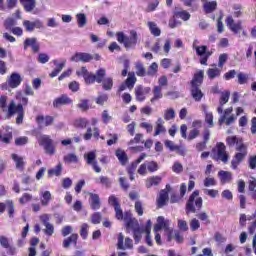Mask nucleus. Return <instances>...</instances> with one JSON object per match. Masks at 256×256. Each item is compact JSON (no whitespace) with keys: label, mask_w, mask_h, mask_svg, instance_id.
<instances>
[{"label":"nucleus","mask_w":256,"mask_h":256,"mask_svg":"<svg viewBox=\"0 0 256 256\" xmlns=\"http://www.w3.org/2000/svg\"><path fill=\"white\" fill-rule=\"evenodd\" d=\"M203 207V198L199 197V190H195L186 203V215L197 213Z\"/></svg>","instance_id":"obj_1"},{"label":"nucleus","mask_w":256,"mask_h":256,"mask_svg":"<svg viewBox=\"0 0 256 256\" xmlns=\"http://www.w3.org/2000/svg\"><path fill=\"white\" fill-rule=\"evenodd\" d=\"M36 137L40 147H43L46 155H55V143L53 142V139H51V136L43 134Z\"/></svg>","instance_id":"obj_2"},{"label":"nucleus","mask_w":256,"mask_h":256,"mask_svg":"<svg viewBox=\"0 0 256 256\" xmlns=\"http://www.w3.org/2000/svg\"><path fill=\"white\" fill-rule=\"evenodd\" d=\"M233 107L226 108L225 110H222V113L220 114V117L218 119V124L223 125L226 124L227 127L230 125H233L235 121H237V117L233 114Z\"/></svg>","instance_id":"obj_3"},{"label":"nucleus","mask_w":256,"mask_h":256,"mask_svg":"<svg viewBox=\"0 0 256 256\" xmlns=\"http://www.w3.org/2000/svg\"><path fill=\"white\" fill-rule=\"evenodd\" d=\"M169 225H171V221L165 220V217L163 216H159L157 218V223L154 226V232L159 233V231L163 229L165 233H168V241H171V234L173 233V230L169 227Z\"/></svg>","instance_id":"obj_4"},{"label":"nucleus","mask_w":256,"mask_h":256,"mask_svg":"<svg viewBox=\"0 0 256 256\" xmlns=\"http://www.w3.org/2000/svg\"><path fill=\"white\" fill-rule=\"evenodd\" d=\"M15 101H11L9 106L7 107V96H0V108L2 109L3 113H6L8 119L15 115Z\"/></svg>","instance_id":"obj_5"},{"label":"nucleus","mask_w":256,"mask_h":256,"mask_svg":"<svg viewBox=\"0 0 256 256\" xmlns=\"http://www.w3.org/2000/svg\"><path fill=\"white\" fill-rule=\"evenodd\" d=\"M198 41L195 40L193 42V49L196 50V54L201 57L200 58V63L201 65H207V59L211 57V52H207V46L202 45V46H197Z\"/></svg>","instance_id":"obj_6"},{"label":"nucleus","mask_w":256,"mask_h":256,"mask_svg":"<svg viewBox=\"0 0 256 256\" xmlns=\"http://www.w3.org/2000/svg\"><path fill=\"white\" fill-rule=\"evenodd\" d=\"M84 159H86V163L88 165H92L95 173H101V167H99V164H97V154L95 151H91L85 154Z\"/></svg>","instance_id":"obj_7"},{"label":"nucleus","mask_w":256,"mask_h":256,"mask_svg":"<svg viewBox=\"0 0 256 256\" xmlns=\"http://www.w3.org/2000/svg\"><path fill=\"white\" fill-rule=\"evenodd\" d=\"M169 191H171V185L167 184L165 190H161L159 197L157 199V207L161 209V207H165L167 202L169 201Z\"/></svg>","instance_id":"obj_8"},{"label":"nucleus","mask_w":256,"mask_h":256,"mask_svg":"<svg viewBox=\"0 0 256 256\" xmlns=\"http://www.w3.org/2000/svg\"><path fill=\"white\" fill-rule=\"evenodd\" d=\"M124 221L126 223V229L129 231V229H132V231H136L139 229V221L137 219L132 218L131 212H125L124 214Z\"/></svg>","instance_id":"obj_9"},{"label":"nucleus","mask_w":256,"mask_h":256,"mask_svg":"<svg viewBox=\"0 0 256 256\" xmlns=\"http://www.w3.org/2000/svg\"><path fill=\"white\" fill-rule=\"evenodd\" d=\"M23 27H25L26 31L29 33H33L35 29H43V22L39 19L34 21L24 20Z\"/></svg>","instance_id":"obj_10"},{"label":"nucleus","mask_w":256,"mask_h":256,"mask_svg":"<svg viewBox=\"0 0 256 256\" xmlns=\"http://www.w3.org/2000/svg\"><path fill=\"white\" fill-rule=\"evenodd\" d=\"M70 61L74 63H79V61L82 63H89V61H93V55L89 53L77 52L70 58Z\"/></svg>","instance_id":"obj_11"},{"label":"nucleus","mask_w":256,"mask_h":256,"mask_svg":"<svg viewBox=\"0 0 256 256\" xmlns=\"http://www.w3.org/2000/svg\"><path fill=\"white\" fill-rule=\"evenodd\" d=\"M225 149L226 147L223 142L217 144V155L215 156V159L222 161V163H227V161H229V155H227Z\"/></svg>","instance_id":"obj_12"},{"label":"nucleus","mask_w":256,"mask_h":256,"mask_svg":"<svg viewBox=\"0 0 256 256\" xmlns=\"http://www.w3.org/2000/svg\"><path fill=\"white\" fill-rule=\"evenodd\" d=\"M236 151L238 152L236 153L234 159L241 163V161L247 157V146L243 143V141L237 142Z\"/></svg>","instance_id":"obj_13"},{"label":"nucleus","mask_w":256,"mask_h":256,"mask_svg":"<svg viewBox=\"0 0 256 256\" xmlns=\"http://www.w3.org/2000/svg\"><path fill=\"white\" fill-rule=\"evenodd\" d=\"M149 93H151L150 87H143L139 85L135 88L136 100L139 102L145 101V95H149Z\"/></svg>","instance_id":"obj_14"},{"label":"nucleus","mask_w":256,"mask_h":256,"mask_svg":"<svg viewBox=\"0 0 256 256\" xmlns=\"http://www.w3.org/2000/svg\"><path fill=\"white\" fill-rule=\"evenodd\" d=\"M22 81L23 78H21V75L19 73H12L8 78L7 83L11 89H17V87L21 85Z\"/></svg>","instance_id":"obj_15"},{"label":"nucleus","mask_w":256,"mask_h":256,"mask_svg":"<svg viewBox=\"0 0 256 256\" xmlns=\"http://www.w3.org/2000/svg\"><path fill=\"white\" fill-rule=\"evenodd\" d=\"M124 239H125V236H123V233H119L117 249H122V250L132 249L133 248V240L131 238H126L125 245H123Z\"/></svg>","instance_id":"obj_16"},{"label":"nucleus","mask_w":256,"mask_h":256,"mask_svg":"<svg viewBox=\"0 0 256 256\" xmlns=\"http://www.w3.org/2000/svg\"><path fill=\"white\" fill-rule=\"evenodd\" d=\"M205 77V71L199 70L197 71L192 80H191V87H201L203 85V78Z\"/></svg>","instance_id":"obj_17"},{"label":"nucleus","mask_w":256,"mask_h":256,"mask_svg":"<svg viewBox=\"0 0 256 256\" xmlns=\"http://www.w3.org/2000/svg\"><path fill=\"white\" fill-rule=\"evenodd\" d=\"M165 147L169 149L170 151H176L178 155H181L182 157H185V148L175 145V143L171 140H166L164 142Z\"/></svg>","instance_id":"obj_18"},{"label":"nucleus","mask_w":256,"mask_h":256,"mask_svg":"<svg viewBox=\"0 0 256 256\" xmlns=\"http://www.w3.org/2000/svg\"><path fill=\"white\" fill-rule=\"evenodd\" d=\"M71 103H73L71 98L67 95H62L53 101V107H55V109H59V107H63V105H71Z\"/></svg>","instance_id":"obj_19"},{"label":"nucleus","mask_w":256,"mask_h":256,"mask_svg":"<svg viewBox=\"0 0 256 256\" xmlns=\"http://www.w3.org/2000/svg\"><path fill=\"white\" fill-rule=\"evenodd\" d=\"M137 32L135 30H132L130 32V37L126 36V41L124 42V47L126 49H129L131 47H135L137 45Z\"/></svg>","instance_id":"obj_20"},{"label":"nucleus","mask_w":256,"mask_h":256,"mask_svg":"<svg viewBox=\"0 0 256 256\" xmlns=\"http://www.w3.org/2000/svg\"><path fill=\"white\" fill-rule=\"evenodd\" d=\"M54 121L55 118H53L52 116L39 115L36 117V122L38 123V125H43L44 127H49L54 123Z\"/></svg>","instance_id":"obj_21"},{"label":"nucleus","mask_w":256,"mask_h":256,"mask_svg":"<svg viewBox=\"0 0 256 256\" xmlns=\"http://www.w3.org/2000/svg\"><path fill=\"white\" fill-rule=\"evenodd\" d=\"M27 47H31L33 53H39V43L37 42V38H27L24 41V49L26 50Z\"/></svg>","instance_id":"obj_22"},{"label":"nucleus","mask_w":256,"mask_h":256,"mask_svg":"<svg viewBox=\"0 0 256 256\" xmlns=\"http://www.w3.org/2000/svg\"><path fill=\"white\" fill-rule=\"evenodd\" d=\"M11 159L16 164V169H18V171H23L25 169V159L22 156H19V154L13 153L11 154Z\"/></svg>","instance_id":"obj_23"},{"label":"nucleus","mask_w":256,"mask_h":256,"mask_svg":"<svg viewBox=\"0 0 256 256\" xmlns=\"http://www.w3.org/2000/svg\"><path fill=\"white\" fill-rule=\"evenodd\" d=\"M200 87L201 86H191L190 89L192 99L197 102L201 101L204 97L203 91H201Z\"/></svg>","instance_id":"obj_24"},{"label":"nucleus","mask_w":256,"mask_h":256,"mask_svg":"<svg viewBox=\"0 0 256 256\" xmlns=\"http://www.w3.org/2000/svg\"><path fill=\"white\" fill-rule=\"evenodd\" d=\"M230 95H231V93L229 91H225V92L221 93L219 107L217 108V113H219V114L223 113V105L229 103Z\"/></svg>","instance_id":"obj_25"},{"label":"nucleus","mask_w":256,"mask_h":256,"mask_svg":"<svg viewBox=\"0 0 256 256\" xmlns=\"http://www.w3.org/2000/svg\"><path fill=\"white\" fill-rule=\"evenodd\" d=\"M218 177L220 178V183H222V185H225V183H231V181H233V174L229 171H219Z\"/></svg>","instance_id":"obj_26"},{"label":"nucleus","mask_w":256,"mask_h":256,"mask_svg":"<svg viewBox=\"0 0 256 256\" xmlns=\"http://www.w3.org/2000/svg\"><path fill=\"white\" fill-rule=\"evenodd\" d=\"M162 133H167V129L165 128V121H163V118H158L155 123L154 137H157V135H161Z\"/></svg>","instance_id":"obj_27"},{"label":"nucleus","mask_w":256,"mask_h":256,"mask_svg":"<svg viewBox=\"0 0 256 256\" xmlns=\"http://www.w3.org/2000/svg\"><path fill=\"white\" fill-rule=\"evenodd\" d=\"M20 3L27 13H31L37 7V0H20Z\"/></svg>","instance_id":"obj_28"},{"label":"nucleus","mask_w":256,"mask_h":256,"mask_svg":"<svg viewBox=\"0 0 256 256\" xmlns=\"http://www.w3.org/2000/svg\"><path fill=\"white\" fill-rule=\"evenodd\" d=\"M67 63V60H63L62 63H59L57 60L53 61V64L55 65V69L50 73V77H57V75L60 74L61 71L65 68V65Z\"/></svg>","instance_id":"obj_29"},{"label":"nucleus","mask_w":256,"mask_h":256,"mask_svg":"<svg viewBox=\"0 0 256 256\" xmlns=\"http://www.w3.org/2000/svg\"><path fill=\"white\" fill-rule=\"evenodd\" d=\"M90 207L93 211H97V209H101V200L99 199V195L90 193Z\"/></svg>","instance_id":"obj_30"},{"label":"nucleus","mask_w":256,"mask_h":256,"mask_svg":"<svg viewBox=\"0 0 256 256\" xmlns=\"http://www.w3.org/2000/svg\"><path fill=\"white\" fill-rule=\"evenodd\" d=\"M76 23L79 29H83V27H87V14L85 13H77L76 14Z\"/></svg>","instance_id":"obj_31"},{"label":"nucleus","mask_w":256,"mask_h":256,"mask_svg":"<svg viewBox=\"0 0 256 256\" xmlns=\"http://www.w3.org/2000/svg\"><path fill=\"white\" fill-rule=\"evenodd\" d=\"M147 157V154L142 153L139 158H137L132 164L128 167V173H135L137 171V165L141 163L143 160H145Z\"/></svg>","instance_id":"obj_32"},{"label":"nucleus","mask_w":256,"mask_h":256,"mask_svg":"<svg viewBox=\"0 0 256 256\" xmlns=\"http://www.w3.org/2000/svg\"><path fill=\"white\" fill-rule=\"evenodd\" d=\"M161 181H162V178L160 176H152L146 180L145 185L147 189H151V187L153 186L157 187V185H160Z\"/></svg>","instance_id":"obj_33"},{"label":"nucleus","mask_w":256,"mask_h":256,"mask_svg":"<svg viewBox=\"0 0 256 256\" xmlns=\"http://www.w3.org/2000/svg\"><path fill=\"white\" fill-rule=\"evenodd\" d=\"M0 245L4 249H9L11 255L15 253V248L11 246V244L9 243V238H7L6 236H0Z\"/></svg>","instance_id":"obj_34"},{"label":"nucleus","mask_w":256,"mask_h":256,"mask_svg":"<svg viewBox=\"0 0 256 256\" xmlns=\"http://www.w3.org/2000/svg\"><path fill=\"white\" fill-rule=\"evenodd\" d=\"M77 239H79L78 234H72L70 237L64 239L63 241L64 249H69V247H71V243H74V245H77Z\"/></svg>","instance_id":"obj_35"},{"label":"nucleus","mask_w":256,"mask_h":256,"mask_svg":"<svg viewBox=\"0 0 256 256\" xmlns=\"http://www.w3.org/2000/svg\"><path fill=\"white\" fill-rule=\"evenodd\" d=\"M217 9V1H210V2H204L203 4V10L204 13H213V11H216Z\"/></svg>","instance_id":"obj_36"},{"label":"nucleus","mask_w":256,"mask_h":256,"mask_svg":"<svg viewBox=\"0 0 256 256\" xmlns=\"http://www.w3.org/2000/svg\"><path fill=\"white\" fill-rule=\"evenodd\" d=\"M128 89H133L135 84L137 83V77L135 76V72H129L128 77L125 81Z\"/></svg>","instance_id":"obj_37"},{"label":"nucleus","mask_w":256,"mask_h":256,"mask_svg":"<svg viewBox=\"0 0 256 256\" xmlns=\"http://www.w3.org/2000/svg\"><path fill=\"white\" fill-rule=\"evenodd\" d=\"M15 113H18V116L16 118V123L17 125H21V123H23V117L25 115V113L23 112L22 104H18L15 106Z\"/></svg>","instance_id":"obj_38"},{"label":"nucleus","mask_w":256,"mask_h":256,"mask_svg":"<svg viewBox=\"0 0 256 256\" xmlns=\"http://www.w3.org/2000/svg\"><path fill=\"white\" fill-rule=\"evenodd\" d=\"M163 88L161 86H154L153 94L154 96L151 98V103H155V101H159V99L163 98V93L161 92Z\"/></svg>","instance_id":"obj_39"},{"label":"nucleus","mask_w":256,"mask_h":256,"mask_svg":"<svg viewBox=\"0 0 256 256\" xmlns=\"http://www.w3.org/2000/svg\"><path fill=\"white\" fill-rule=\"evenodd\" d=\"M41 195V205L42 207H47L49 205V202L51 201V192L44 191L40 193Z\"/></svg>","instance_id":"obj_40"},{"label":"nucleus","mask_w":256,"mask_h":256,"mask_svg":"<svg viewBox=\"0 0 256 256\" xmlns=\"http://www.w3.org/2000/svg\"><path fill=\"white\" fill-rule=\"evenodd\" d=\"M158 71H159V65L156 62H154L149 66L148 70L146 71V75H148V77H155Z\"/></svg>","instance_id":"obj_41"},{"label":"nucleus","mask_w":256,"mask_h":256,"mask_svg":"<svg viewBox=\"0 0 256 256\" xmlns=\"http://www.w3.org/2000/svg\"><path fill=\"white\" fill-rule=\"evenodd\" d=\"M116 157L118 158V161H120L121 165L127 164L128 158L125 151L121 149L116 150Z\"/></svg>","instance_id":"obj_42"},{"label":"nucleus","mask_w":256,"mask_h":256,"mask_svg":"<svg viewBox=\"0 0 256 256\" xmlns=\"http://www.w3.org/2000/svg\"><path fill=\"white\" fill-rule=\"evenodd\" d=\"M147 25L150 29L151 34L154 35V37H159V35H161V29L157 27V24L155 22H148Z\"/></svg>","instance_id":"obj_43"},{"label":"nucleus","mask_w":256,"mask_h":256,"mask_svg":"<svg viewBox=\"0 0 256 256\" xmlns=\"http://www.w3.org/2000/svg\"><path fill=\"white\" fill-rule=\"evenodd\" d=\"M61 171H63V165L59 163L58 165L55 166V168L48 170V175L49 177H53V175L59 177V175H61Z\"/></svg>","instance_id":"obj_44"},{"label":"nucleus","mask_w":256,"mask_h":256,"mask_svg":"<svg viewBox=\"0 0 256 256\" xmlns=\"http://www.w3.org/2000/svg\"><path fill=\"white\" fill-rule=\"evenodd\" d=\"M87 125H89V121L86 118H79L74 122V127L77 129H85Z\"/></svg>","instance_id":"obj_45"},{"label":"nucleus","mask_w":256,"mask_h":256,"mask_svg":"<svg viewBox=\"0 0 256 256\" xmlns=\"http://www.w3.org/2000/svg\"><path fill=\"white\" fill-rule=\"evenodd\" d=\"M136 75L138 77H145L147 75V70H145V66L141 62L136 63Z\"/></svg>","instance_id":"obj_46"},{"label":"nucleus","mask_w":256,"mask_h":256,"mask_svg":"<svg viewBox=\"0 0 256 256\" xmlns=\"http://www.w3.org/2000/svg\"><path fill=\"white\" fill-rule=\"evenodd\" d=\"M207 75L209 79H215L216 77H219V75H221V70L217 67L210 68L207 70Z\"/></svg>","instance_id":"obj_47"},{"label":"nucleus","mask_w":256,"mask_h":256,"mask_svg":"<svg viewBox=\"0 0 256 256\" xmlns=\"http://www.w3.org/2000/svg\"><path fill=\"white\" fill-rule=\"evenodd\" d=\"M102 87L104 91H111V89H113V78L102 80Z\"/></svg>","instance_id":"obj_48"},{"label":"nucleus","mask_w":256,"mask_h":256,"mask_svg":"<svg viewBox=\"0 0 256 256\" xmlns=\"http://www.w3.org/2000/svg\"><path fill=\"white\" fill-rule=\"evenodd\" d=\"M65 163H79V158L75 153H70L64 156Z\"/></svg>","instance_id":"obj_49"},{"label":"nucleus","mask_w":256,"mask_h":256,"mask_svg":"<svg viewBox=\"0 0 256 256\" xmlns=\"http://www.w3.org/2000/svg\"><path fill=\"white\" fill-rule=\"evenodd\" d=\"M146 167L149 173H155V171H159V164L155 161L147 162Z\"/></svg>","instance_id":"obj_50"},{"label":"nucleus","mask_w":256,"mask_h":256,"mask_svg":"<svg viewBox=\"0 0 256 256\" xmlns=\"http://www.w3.org/2000/svg\"><path fill=\"white\" fill-rule=\"evenodd\" d=\"M164 119L165 121H171V119H175V110L173 108H168L164 111Z\"/></svg>","instance_id":"obj_51"},{"label":"nucleus","mask_w":256,"mask_h":256,"mask_svg":"<svg viewBox=\"0 0 256 256\" xmlns=\"http://www.w3.org/2000/svg\"><path fill=\"white\" fill-rule=\"evenodd\" d=\"M96 183H101V185H105L107 188L111 187V179L107 176H100L99 180L96 179Z\"/></svg>","instance_id":"obj_52"},{"label":"nucleus","mask_w":256,"mask_h":256,"mask_svg":"<svg viewBox=\"0 0 256 256\" xmlns=\"http://www.w3.org/2000/svg\"><path fill=\"white\" fill-rule=\"evenodd\" d=\"M203 191L205 195H208V197H211L212 199L219 197V190L205 188Z\"/></svg>","instance_id":"obj_53"},{"label":"nucleus","mask_w":256,"mask_h":256,"mask_svg":"<svg viewBox=\"0 0 256 256\" xmlns=\"http://www.w3.org/2000/svg\"><path fill=\"white\" fill-rule=\"evenodd\" d=\"M88 235H89V224L84 223L81 226L80 236L82 237V239H87Z\"/></svg>","instance_id":"obj_54"},{"label":"nucleus","mask_w":256,"mask_h":256,"mask_svg":"<svg viewBox=\"0 0 256 256\" xmlns=\"http://www.w3.org/2000/svg\"><path fill=\"white\" fill-rule=\"evenodd\" d=\"M101 219H103L101 213L95 212L91 216V223H93V225H99V223H101Z\"/></svg>","instance_id":"obj_55"},{"label":"nucleus","mask_w":256,"mask_h":256,"mask_svg":"<svg viewBox=\"0 0 256 256\" xmlns=\"http://www.w3.org/2000/svg\"><path fill=\"white\" fill-rule=\"evenodd\" d=\"M200 221H203L205 225H209L211 223V220H209V215L207 212H201L196 215Z\"/></svg>","instance_id":"obj_56"},{"label":"nucleus","mask_w":256,"mask_h":256,"mask_svg":"<svg viewBox=\"0 0 256 256\" xmlns=\"http://www.w3.org/2000/svg\"><path fill=\"white\" fill-rule=\"evenodd\" d=\"M203 183L204 187H215V185H217V180L213 177H206Z\"/></svg>","instance_id":"obj_57"},{"label":"nucleus","mask_w":256,"mask_h":256,"mask_svg":"<svg viewBox=\"0 0 256 256\" xmlns=\"http://www.w3.org/2000/svg\"><path fill=\"white\" fill-rule=\"evenodd\" d=\"M159 7V0H154L148 4L146 7V13H152V11H155Z\"/></svg>","instance_id":"obj_58"},{"label":"nucleus","mask_w":256,"mask_h":256,"mask_svg":"<svg viewBox=\"0 0 256 256\" xmlns=\"http://www.w3.org/2000/svg\"><path fill=\"white\" fill-rule=\"evenodd\" d=\"M239 141H243V140L238 139L236 136H229L226 139V143L227 145H229V147H233L234 145H236L237 147V143H239Z\"/></svg>","instance_id":"obj_59"},{"label":"nucleus","mask_w":256,"mask_h":256,"mask_svg":"<svg viewBox=\"0 0 256 256\" xmlns=\"http://www.w3.org/2000/svg\"><path fill=\"white\" fill-rule=\"evenodd\" d=\"M105 75H106L105 69L101 68V69L97 70L96 75H95L96 76V82L97 83H102L103 82V77H105Z\"/></svg>","instance_id":"obj_60"},{"label":"nucleus","mask_w":256,"mask_h":256,"mask_svg":"<svg viewBox=\"0 0 256 256\" xmlns=\"http://www.w3.org/2000/svg\"><path fill=\"white\" fill-rule=\"evenodd\" d=\"M44 226L46 227V229H44L45 235H48V237H51L53 233H55V227H53V224L51 223L44 224Z\"/></svg>","instance_id":"obj_61"},{"label":"nucleus","mask_w":256,"mask_h":256,"mask_svg":"<svg viewBox=\"0 0 256 256\" xmlns=\"http://www.w3.org/2000/svg\"><path fill=\"white\" fill-rule=\"evenodd\" d=\"M201 227V222H199V220L197 218H193L190 221V229L191 231H197V229H199Z\"/></svg>","instance_id":"obj_62"},{"label":"nucleus","mask_w":256,"mask_h":256,"mask_svg":"<svg viewBox=\"0 0 256 256\" xmlns=\"http://www.w3.org/2000/svg\"><path fill=\"white\" fill-rule=\"evenodd\" d=\"M205 123H207L208 127H214L215 123L213 122V113L208 112L205 114Z\"/></svg>","instance_id":"obj_63"},{"label":"nucleus","mask_w":256,"mask_h":256,"mask_svg":"<svg viewBox=\"0 0 256 256\" xmlns=\"http://www.w3.org/2000/svg\"><path fill=\"white\" fill-rule=\"evenodd\" d=\"M78 109H81V111H88L89 110V100H80V102L77 104Z\"/></svg>","instance_id":"obj_64"}]
</instances>
